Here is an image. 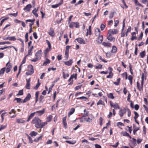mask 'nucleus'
<instances>
[{
	"label": "nucleus",
	"mask_w": 148,
	"mask_h": 148,
	"mask_svg": "<svg viewBox=\"0 0 148 148\" xmlns=\"http://www.w3.org/2000/svg\"><path fill=\"white\" fill-rule=\"evenodd\" d=\"M41 121L38 117H35L32 121V123L35 124V127L37 128H40Z\"/></svg>",
	"instance_id": "obj_1"
},
{
	"label": "nucleus",
	"mask_w": 148,
	"mask_h": 148,
	"mask_svg": "<svg viewBox=\"0 0 148 148\" xmlns=\"http://www.w3.org/2000/svg\"><path fill=\"white\" fill-rule=\"evenodd\" d=\"M28 71L26 72V74L27 75H32L34 72V70L33 66L31 65L28 66Z\"/></svg>",
	"instance_id": "obj_2"
},
{
	"label": "nucleus",
	"mask_w": 148,
	"mask_h": 148,
	"mask_svg": "<svg viewBox=\"0 0 148 148\" xmlns=\"http://www.w3.org/2000/svg\"><path fill=\"white\" fill-rule=\"evenodd\" d=\"M118 32V30L117 29H110L108 31V35L109 36L116 34Z\"/></svg>",
	"instance_id": "obj_3"
},
{
	"label": "nucleus",
	"mask_w": 148,
	"mask_h": 148,
	"mask_svg": "<svg viewBox=\"0 0 148 148\" xmlns=\"http://www.w3.org/2000/svg\"><path fill=\"white\" fill-rule=\"evenodd\" d=\"M69 27L72 29H73L74 27L76 28H79V23L77 22H71L70 23Z\"/></svg>",
	"instance_id": "obj_4"
},
{
	"label": "nucleus",
	"mask_w": 148,
	"mask_h": 148,
	"mask_svg": "<svg viewBox=\"0 0 148 148\" xmlns=\"http://www.w3.org/2000/svg\"><path fill=\"white\" fill-rule=\"evenodd\" d=\"M10 61H9L6 64V66L7 67L6 69V72L7 73H9L10 71L12 68V64L11 63H10Z\"/></svg>",
	"instance_id": "obj_5"
},
{
	"label": "nucleus",
	"mask_w": 148,
	"mask_h": 148,
	"mask_svg": "<svg viewBox=\"0 0 148 148\" xmlns=\"http://www.w3.org/2000/svg\"><path fill=\"white\" fill-rule=\"evenodd\" d=\"M42 51L40 50L38 51L35 54L36 58L39 60L40 59L42 56Z\"/></svg>",
	"instance_id": "obj_6"
},
{
	"label": "nucleus",
	"mask_w": 148,
	"mask_h": 148,
	"mask_svg": "<svg viewBox=\"0 0 148 148\" xmlns=\"http://www.w3.org/2000/svg\"><path fill=\"white\" fill-rule=\"evenodd\" d=\"M95 33L96 36L98 37H103V36L100 34V31L99 29H96L95 30Z\"/></svg>",
	"instance_id": "obj_7"
},
{
	"label": "nucleus",
	"mask_w": 148,
	"mask_h": 148,
	"mask_svg": "<svg viewBox=\"0 0 148 148\" xmlns=\"http://www.w3.org/2000/svg\"><path fill=\"white\" fill-rule=\"evenodd\" d=\"M26 84L25 86V88L27 89H29L30 86V78H29L28 79H26Z\"/></svg>",
	"instance_id": "obj_8"
},
{
	"label": "nucleus",
	"mask_w": 148,
	"mask_h": 148,
	"mask_svg": "<svg viewBox=\"0 0 148 148\" xmlns=\"http://www.w3.org/2000/svg\"><path fill=\"white\" fill-rule=\"evenodd\" d=\"M32 7V5L31 4H29L27 5L24 8L23 10L26 12H29L30 9Z\"/></svg>",
	"instance_id": "obj_9"
},
{
	"label": "nucleus",
	"mask_w": 148,
	"mask_h": 148,
	"mask_svg": "<svg viewBox=\"0 0 148 148\" xmlns=\"http://www.w3.org/2000/svg\"><path fill=\"white\" fill-rule=\"evenodd\" d=\"M126 112V110L125 108L121 109L119 112V114L121 117H122Z\"/></svg>",
	"instance_id": "obj_10"
},
{
	"label": "nucleus",
	"mask_w": 148,
	"mask_h": 148,
	"mask_svg": "<svg viewBox=\"0 0 148 148\" xmlns=\"http://www.w3.org/2000/svg\"><path fill=\"white\" fill-rule=\"evenodd\" d=\"M48 34L50 36L52 37L54 36L55 34L53 29L51 28L49 30Z\"/></svg>",
	"instance_id": "obj_11"
},
{
	"label": "nucleus",
	"mask_w": 148,
	"mask_h": 148,
	"mask_svg": "<svg viewBox=\"0 0 148 148\" xmlns=\"http://www.w3.org/2000/svg\"><path fill=\"white\" fill-rule=\"evenodd\" d=\"M76 40H77V42L80 44L85 43V41L82 38H77Z\"/></svg>",
	"instance_id": "obj_12"
},
{
	"label": "nucleus",
	"mask_w": 148,
	"mask_h": 148,
	"mask_svg": "<svg viewBox=\"0 0 148 148\" xmlns=\"http://www.w3.org/2000/svg\"><path fill=\"white\" fill-rule=\"evenodd\" d=\"M31 97V95L29 93H28L26 97L24 99L23 102V103H25L29 100Z\"/></svg>",
	"instance_id": "obj_13"
},
{
	"label": "nucleus",
	"mask_w": 148,
	"mask_h": 148,
	"mask_svg": "<svg viewBox=\"0 0 148 148\" xmlns=\"http://www.w3.org/2000/svg\"><path fill=\"white\" fill-rule=\"evenodd\" d=\"M16 121L18 123H23L25 122V121L22 118L17 119H16Z\"/></svg>",
	"instance_id": "obj_14"
},
{
	"label": "nucleus",
	"mask_w": 148,
	"mask_h": 148,
	"mask_svg": "<svg viewBox=\"0 0 148 148\" xmlns=\"http://www.w3.org/2000/svg\"><path fill=\"white\" fill-rule=\"evenodd\" d=\"M45 111V109L44 108L42 110L37 111L35 112V113H37L39 115H41L44 113Z\"/></svg>",
	"instance_id": "obj_15"
},
{
	"label": "nucleus",
	"mask_w": 148,
	"mask_h": 148,
	"mask_svg": "<svg viewBox=\"0 0 148 148\" xmlns=\"http://www.w3.org/2000/svg\"><path fill=\"white\" fill-rule=\"evenodd\" d=\"M132 1L134 2L136 5L143 7V5L138 2V0H132Z\"/></svg>",
	"instance_id": "obj_16"
},
{
	"label": "nucleus",
	"mask_w": 148,
	"mask_h": 148,
	"mask_svg": "<svg viewBox=\"0 0 148 148\" xmlns=\"http://www.w3.org/2000/svg\"><path fill=\"white\" fill-rule=\"evenodd\" d=\"M72 60L70 59L68 61L65 62L64 64L68 66H70L72 64Z\"/></svg>",
	"instance_id": "obj_17"
},
{
	"label": "nucleus",
	"mask_w": 148,
	"mask_h": 148,
	"mask_svg": "<svg viewBox=\"0 0 148 148\" xmlns=\"http://www.w3.org/2000/svg\"><path fill=\"white\" fill-rule=\"evenodd\" d=\"M103 38H97L96 39V41L98 44H100L103 40Z\"/></svg>",
	"instance_id": "obj_18"
},
{
	"label": "nucleus",
	"mask_w": 148,
	"mask_h": 148,
	"mask_svg": "<svg viewBox=\"0 0 148 148\" xmlns=\"http://www.w3.org/2000/svg\"><path fill=\"white\" fill-rule=\"evenodd\" d=\"M91 34V26H90L88 28V29H87V32L86 36H87L88 34L90 35Z\"/></svg>",
	"instance_id": "obj_19"
},
{
	"label": "nucleus",
	"mask_w": 148,
	"mask_h": 148,
	"mask_svg": "<svg viewBox=\"0 0 148 148\" xmlns=\"http://www.w3.org/2000/svg\"><path fill=\"white\" fill-rule=\"evenodd\" d=\"M4 40H9L11 41H14L16 40L15 38H3Z\"/></svg>",
	"instance_id": "obj_20"
},
{
	"label": "nucleus",
	"mask_w": 148,
	"mask_h": 148,
	"mask_svg": "<svg viewBox=\"0 0 148 148\" xmlns=\"http://www.w3.org/2000/svg\"><path fill=\"white\" fill-rule=\"evenodd\" d=\"M51 47H48V48H47L45 50L44 54L46 55L48 52L51 51Z\"/></svg>",
	"instance_id": "obj_21"
},
{
	"label": "nucleus",
	"mask_w": 148,
	"mask_h": 148,
	"mask_svg": "<svg viewBox=\"0 0 148 148\" xmlns=\"http://www.w3.org/2000/svg\"><path fill=\"white\" fill-rule=\"evenodd\" d=\"M75 111V109L74 108H72L71 109L70 111L69 112L68 116H70V115L73 113Z\"/></svg>",
	"instance_id": "obj_22"
},
{
	"label": "nucleus",
	"mask_w": 148,
	"mask_h": 148,
	"mask_svg": "<svg viewBox=\"0 0 148 148\" xmlns=\"http://www.w3.org/2000/svg\"><path fill=\"white\" fill-rule=\"evenodd\" d=\"M37 133L36 132L33 131L31 132L29 134L32 137H33L34 136H36L37 135Z\"/></svg>",
	"instance_id": "obj_23"
},
{
	"label": "nucleus",
	"mask_w": 148,
	"mask_h": 148,
	"mask_svg": "<svg viewBox=\"0 0 148 148\" xmlns=\"http://www.w3.org/2000/svg\"><path fill=\"white\" fill-rule=\"evenodd\" d=\"M50 62V60L48 59H47L46 61H45L43 63V66H45L47 64L49 63Z\"/></svg>",
	"instance_id": "obj_24"
},
{
	"label": "nucleus",
	"mask_w": 148,
	"mask_h": 148,
	"mask_svg": "<svg viewBox=\"0 0 148 148\" xmlns=\"http://www.w3.org/2000/svg\"><path fill=\"white\" fill-rule=\"evenodd\" d=\"M47 124V122L46 121L44 122H41L40 128H43L44 126H45Z\"/></svg>",
	"instance_id": "obj_25"
},
{
	"label": "nucleus",
	"mask_w": 148,
	"mask_h": 148,
	"mask_svg": "<svg viewBox=\"0 0 148 148\" xmlns=\"http://www.w3.org/2000/svg\"><path fill=\"white\" fill-rule=\"evenodd\" d=\"M66 142L67 143L72 145L74 144L76 142V141L75 140H73L72 141L66 140Z\"/></svg>",
	"instance_id": "obj_26"
},
{
	"label": "nucleus",
	"mask_w": 148,
	"mask_h": 148,
	"mask_svg": "<svg viewBox=\"0 0 148 148\" xmlns=\"http://www.w3.org/2000/svg\"><path fill=\"white\" fill-rule=\"evenodd\" d=\"M52 118V116L51 115H49L48 116V117L47 118L46 122H49L51 121V120Z\"/></svg>",
	"instance_id": "obj_27"
},
{
	"label": "nucleus",
	"mask_w": 148,
	"mask_h": 148,
	"mask_svg": "<svg viewBox=\"0 0 148 148\" xmlns=\"http://www.w3.org/2000/svg\"><path fill=\"white\" fill-rule=\"evenodd\" d=\"M72 79V76H71L69 79L68 80V82L69 83V85H71L73 84V80Z\"/></svg>",
	"instance_id": "obj_28"
},
{
	"label": "nucleus",
	"mask_w": 148,
	"mask_h": 148,
	"mask_svg": "<svg viewBox=\"0 0 148 148\" xmlns=\"http://www.w3.org/2000/svg\"><path fill=\"white\" fill-rule=\"evenodd\" d=\"M35 10L36 8L32 10V13L36 17H37L38 16V14L37 13V12L35 11Z\"/></svg>",
	"instance_id": "obj_29"
},
{
	"label": "nucleus",
	"mask_w": 148,
	"mask_h": 148,
	"mask_svg": "<svg viewBox=\"0 0 148 148\" xmlns=\"http://www.w3.org/2000/svg\"><path fill=\"white\" fill-rule=\"evenodd\" d=\"M5 69V67H3V68L1 69L0 70V74L1 75H3L4 74Z\"/></svg>",
	"instance_id": "obj_30"
},
{
	"label": "nucleus",
	"mask_w": 148,
	"mask_h": 148,
	"mask_svg": "<svg viewBox=\"0 0 148 148\" xmlns=\"http://www.w3.org/2000/svg\"><path fill=\"white\" fill-rule=\"evenodd\" d=\"M40 85V83L39 82V79L38 80V82L36 84V85L34 87V89L36 90L38 89V87Z\"/></svg>",
	"instance_id": "obj_31"
},
{
	"label": "nucleus",
	"mask_w": 148,
	"mask_h": 148,
	"mask_svg": "<svg viewBox=\"0 0 148 148\" xmlns=\"http://www.w3.org/2000/svg\"><path fill=\"white\" fill-rule=\"evenodd\" d=\"M44 97L42 95H41L40 96V98H39V101L40 103H43L44 101L43 99H44Z\"/></svg>",
	"instance_id": "obj_32"
},
{
	"label": "nucleus",
	"mask_w": 148,
	"mask_h": 148,
	"mask_svg": "<svg viewBox=\"0 0 148 148\" xmlns=\"http://www.w3.org/2000/svg\"><path fill=\"white\" fill-rule=\"evenodd\" d=\"M117 48L115 46H113L112 50V52L113 53H115L117 51Z\"/></svg>",
	"instance_id": "obj_33"
},
{
	"label": "nucleus",
	"mask_w": 148,
	"mask_h": 148,
	"mask_svg": "<svg viewBox=\"0 0 148 148\" xmlns=\"http://www.w3.org/2000/svg\"><path fill=\"white\" fill-rule=\"evenodd\" d=\"M102 45L106 47H110V43H106L103 42L102 43Z\"/></svg>",
	"instance_id": "obj_34"
},
{
	"label": "nucleus",
	"mask_w": 148,
	"mask_h": 148,
	"mask_svg": "<svg viewBox=\"0 0 148 148\" xmlns=\"http://www.w3.org/2000/svg\"><path fill=\"white\" fill-rule=\"evenodd\" d=\"M120 80L121 79L120 78H119L117 79V82H114L113 83L114 84H115L116 85H119L120 84Z\"/></svg>",
	"instance_id": "obj_35"
},
{
	"label": "nucleus",
	"mask_w": 148,
	"mask_h": 148,
	"mask_svg": "<svg viewBox=\"0 0 148 148\" xmlns=\"http://www.w3.org/2000/svg\"><path fill=\"white\" fill-rule=\"evenodd\" d=\"M35 21V19L33 18L32 19H27L26 20L25 22L26 23H27V22H31L32 23H34V21Z\"/></svg>",
	"instance_id": "obj_36"
},
{
	"label": "nucleus",
	"mask_w": 148,
	"mask_h": 148,
	"mask_svg": "<svg viewBox=\"0 0 148 148\" xmlns=\"http://www.w3.org/2000/svg\"><path fill=\"white\" fill-rule=\"evenodd\" d=\"M63 122L64 125V126L66 127V126L67 125V123L66 122V117H65L63 118Z\"/></svg>",
	"instance_id": "obj_37"
},
{
	"label": "nucleus",
	"mask_w": 148,
	"mask_h": 148,
	"mask_svg": "<svg viewBox=\"0 0 148 148\" xmlns=\"http://www.w3.org/2000/svg\"><path fill=\"white\" fill-rule=\"evenodd\" d=\"M84 114L83 117H85L87 116L88 115V112L87 111L86 109L84 110Z\"/></svg>",
	"instance_id": "obj_38"
},
{
	"label": "nucleus",
	"mask_w": 148,
	"mask_h": 148,
	"mask_svg": "<svg viewBox=\"0 0 148 148\" xmlns=\"http://www.w3.org/2000/svg\"><path fill=\"white\" fill-rule=\"evenodd\" d=\"M113 107H114L115 109H119L120 108L119 106L117 103H115L114 104Z\"/></svg>",
	"instance_id": "obj_39"
},
{
	"label": "nucleus",
	"mask_w": 148,
	"mask_h": 148,
	"mask_svg": "<svg viewBox=\"0 0 148 148\" xmlns=\"http://www.w3.org/2000/svg\"><path fill=\"white\" fill-rule=\"evenodd\" d=\"M14 100H16L17 102L18 103H20L22 102L21 99L20 98H16L14 99Z\"/></svg>",
	"instance_id": "obj_40"
},
{
	"label": "nucleus",
	"mask_w": 148,
	"mask_h": 148,
	"mask_svg": "<svg viewBox=\"0 0 148 148\" xmlns=\"http://www.w3.org/2000/svg\"><path fill=\"white\" fill-rule=\"evenodd\" d=\"M63 78L64 79H66L67 77H68L69 76V74L68 73L65 74L64 72H63Z\"/></svg>",
	"instance_id": "obj_41"
},
{
	"label": "nucleus",
	"mask_w": 148,
	"mask_h": 148,
	"mask_svg": "<svg viewBox=\"0 0 148 148\" xmlns=\"http://www.w3.org/2000/svg\"><path fill=\"white\" fill-rule=\"evenodd\" d=\"M32 50H31V49H29L28 50V53L27 54L26 56H32Z\"/></svg>",
	"instance_id": "obj_42"
},
{
	"label": "nucleus",
	"mask_w": 148,
	"mask_h": 148,
	"mask_svg": "<svg viewBox=\"0 0 148 148\" xmlns=\"http://www.w3.org/2000/svg\"><path fill=\"white\" fill-rule=\"evenodd\" d=\"M113 76V73L112 72H110L109 73V75H107L106 77L107 78H111Z\"/></svg>",
	"instance_id": "obj_43"
},
{
	"label": "nucleus",
	"mask_w": 148,
	"mask_h": 148,
	"mask_svg": "<svg viewBox=\"0 0 148 148\" xmlns=\"http://www.w3.org/2000/svg\"><path fill=\"white\" fill-rule=\"evenodd\" d=\"M104 103L103 101H102L101 100H99L98 101V102L97 103V105H99L100 104L103 105H104Z\"/></svg>",
	"instance_id": "obj_44"
},
{
	"label": "nucleus",
	"mask_w": 148,
	"mask_h": 148,
	"mask_svg": "<svg viewBox=\"0 0 148 148\" xmlns=\"http://www.w3.org/2000/svg\"><path fill=\"white\" fill-rule=\"evenodd\" d=\"M140 56L141 58H143L145 56V51H143L140 53Z\"/></svg>",
	"instance_id": "obj_45"
},
{
	"label": "nucleus",
	"mask_w": 148,
	"mask_h": 148,
	"mask_svg": "<svg viewBox=\"0 0 148 148\" xmlns=\"http://www.w3.org/2000/svg\"><path fill=\"white\" fill-rule=\"evenodd\" d=\"M97 64V66H96L95 67L96 69H101L102 68V65L99 64Z\"/></svg>",
	"instance_id": "obj_46"
},
{
	"label": "nucleus",
	"mask_w": 148,
	"mask_h": 148,
	"mask_svg": "<svg viewBox=\"0 0 148 148\" xmlns=\"http://www.w3.org/2000/svg\"><path fill=\"white\" fill-rule=\"evenodd\" d=\"M60 5L59 3L55 5H51V7L53 8H56L58 7Z\"/></svg>",
	"instance_id": "obj_47"
},
{
	"label": "nucleus",
	"mask_w": 148,
	"mask_h": 148,
	"mask_svg": "<svg viewBox=\"0 0 148 148\" xmlns=\"http://www.w3.org/2000/svg\"><path fill=\"white\" fill-rule=\"evenodd\" d=\"M134 113L135 116L134 117V119H135V120L136 121V119L138 116V114L137 113V112H135V111L134 112Z\"/></svg>",
	"instance_id": "obj_48"
},
{
	"label": "nucleus",
	"mask_w": 148,
	"mask_h": 148,
	"mask_svg": "<svg viewBox=\"0 0 148 148\" xmlns=\"http://www.w3.org/2000/svg\"><path fill=\"white\" fill-rule=\"evenodd\" d=\"M77 99H80L82 100H86L87 99V98L84 96H82L79 97H77Z\"/></svg>",
	"instance_id": "obj_49"
},
{
	"label": "nucleus",
	"mask_w": 148,
	"mask_h": 148,
	"mask_svg": "<svg viewBox=\"0 0 148 148\" xmlns=\"http://www.w3.org/2000/svg\"><path fill=\"white\" fill-rule=\"evenodd\" d=\"M61 101L62 103L63 102V100H61V99H58L57 101L56 104V107H58V106L59 105V102L60 101Z\"/></svg>",
	"instance_id": "obj_50"
},
{
	"label": "nucleus",
	"mask_w": 148,
	"mask_h": 148,
	"mask_svg": "<svg viewBox=\"0 0 148 148\" xmlns=\"http://www.w3.org/2000/svg\"><path fill=\"white\" fill-rule=\"evenodd\" d=\"M11 43L9 41L1 42H0V45H5L6 44H10Z\"/></svg>",
	"instance_id": "obj_51"
},
{
	"label": "nucleus",
	"mask_w": 148,
	"mask_h": 148,
	"mask_svg": "<svg viewBox=\"0 0 148 148\" xmlns=\"http://www.w3.org/2000/svg\"><path fill=\"white\" fill-rule=\"evenodd\" d=\"M114 12H111L109 16V18H112L114 16Z\"/></svg>",
	"instance_id": "obj_52"
},
{
	"label": "nucleus",
	"mask_w": 148,
	"mask_h": 148,
	"mask_svg": "<svg viewBox=\"0 0 148 148\" xmlns=\"http://www.w3.org/2000/svg\"><path fill=\"white\" fill-rule=\"evenodd\" d=\"M7 127V125H1V126L0 128V131H1V130H3L5 129L6 127Z\"/></svg>",
	"instance_id": "obj_53"
},
{
	"label": "nucleus",
	"mask_w": 148,
	"mask_h": 148,
	"mask_svg": "<svg viewBox=\"0 0 148 148\" xmlns=\"http://www.w3.org/2000/svg\"><path fill=\"white\" fill-rule=\"evenodd\" d=\"M23 94V90H21L19 91L18 93L17 94V95H22Z\"/></svg>",
	"instance_id": "obj_54"
},
{
	"label": "nucleus",
	"mask_w": 148,
	"mask_h": 148,
	"mask_svg": "<svg viewBox=\"0 0 148 148\" xmlns=\"http://www.w3.org/2000/svg\"><path fill=\"white\" fill-rule=\"evenodd\" d=\"M119 21L118 20H116L114 21V26L115 27H116L118 24H119Z\"/></svg>",
	"instance_id": "obj_55"
},
{
	"label": "nucleus",
	"mask_w": 148,
	"mask_h": 148,
	"mask_svg": "<svg viewBox=\"0 0 148 148\" xmlns=\"http://www.w3.org/2000/svg\"><path fill=\"white\" fill-rule=\"evenodd\" d=\"M84 1L82 0H79L77 3L75 4V5H79L81 4L82 3H84Z\"/></svg>",
	"instance_id": "obj_56"
},
{
	"label": "nucleus",
	"mask_w": 148,
	"mask_h": 148,
	"mask_svg": "<svg viewBox=\"0 0 148 148\" xmlns=\"http://www.w3.org/2000/svg\"><path fill=\"white\" fill-rule=\"evenodd\" d=\"M109 98L113 99L114 98L113 95L112 93H110L108 95Z\"/></svg>",
	"instance_id": "obj_57"
},
{
	"label": "nucleus",
	"mask_w": 148,
	"mask_h": 148,
	"mask_svg": "<svg viewBox=\"0 0 148 148\" xmlns=\"http://www.w3.org/2000/svg\"><path fill=\"white\" fill-rule=\"evenodd\" d=\"M131 27L130 26H129V27L127 29V32H126V36H127V33L129 32H130L131 31Z\"/></svg>",
	"instance_id": "obj_58"
},
{
	"label": "nucleus",
	"mask_w": 148,
	"mask_h": 148,
	"mask_svg": "<svg viewBox=\"0 0 148 148\" xmlns=\"http://www.w3.org/2000/svg\"><path fill=\"white\" fill-rule=\"evenodd\" d=\"M137 86L139 91L142 90V88H140L139 87V84L138 82H137Z\"/></svg>",
	"instance_id": "obj_59"
},
{
	"label": "nucleus",
	"mask_w": 148,
	"mask_h": 148,
	"mask_svg": "<svg viewBox=\"0 0 148 148\" xmlns=\"http://www.w3.org/2000/svg\"><path fill=\"white\" fill-rule=\"evenodd\" d=\"M105 27V26L104 24H102L101 25L100 28L101 30H103Z\"/></svg>",
	"instance_id": "obj_60"
},
{
	"label": "nucleus",
	"mask_w": 148,
	"mask_h": 148,
	"mask_svg": "<svg viewBox=\"0 0 148 148\" xmlns=\"http://www.w3.org/2000/svg\"><path fill=\"white\" fill-rule=\"evenodd\" d=\"M27 136L28 137V138L29 140V142L31 143H33V140L31 138L30 136H29L28 135H27Z\"/></svg>",
	"instance_id": "obj_61"
},
{
	"label": "nucleus",
	"mask_w": 148,
	"mask_h": 148,
	"mask_svg": "<svg viewBox=\"0 0 148 148\" xmlns=\"http://www.w3.org/2000/svg\"><path fill=\"white\" fill-rule=\"evenodd\" d=\"M122 134L123 136H129V134L126 132H123Z\"/></svg>",
	"instance_id": "obj_62"
},
{
	"label": "nucleus",
	"mask_w": 148,
	"mask_h": 148,
	"mask_svg": "<svg viewBox=\"0 0 148 148\" xmlns=\"http://www.w3.org/2000/svg\"><path fill=\"white\" fill-rule=\"evenodd\" d=\"M77 74H73V75H71V76H72L73 79L74 78H75V79H77Z\"/></svg>",
	"instance_id": "obj_63"
},
{
	"label": "nucleus",
	"mask_w": 148,
	"mask_h": 148,
	"mask_svg": "<svg viewBox=\"0 0 148 148\" xmlns=\"http://www.w3.org/2000/svg\"><path fill=\"white\" fill-rule=\"evenodd\" d=\"M35 112H34L32 113L29 116V117L31 119L34 116Z\"/></svg>",
	"instance_id": "obj_64"
}]
</instances>
